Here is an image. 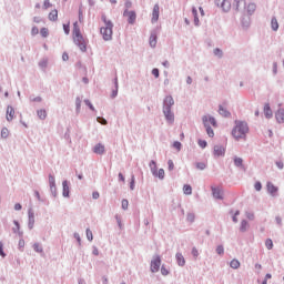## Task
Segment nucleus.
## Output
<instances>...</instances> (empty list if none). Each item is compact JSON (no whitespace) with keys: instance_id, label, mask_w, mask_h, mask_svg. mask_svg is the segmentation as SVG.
<instances>
[{"instance_id":"28","label":"nucleus","mask_w":284,"mask_h":284,"mask_svg":"<svg viewBox=\"0 0 284 284\" xmlns=\"http://www.w3.org/2000/svg\"><path fill=\"white\" fill-rule=\"evenodd\" d=\"M219 113H220L222 116H230V112L226 111L225 108H223V105H220Z\"/></svg>"},{"instance_id":"36","label":"nucleus","mask_w":284,"mask_h":284,"mask_svg":"<svg viewBox=\"0 0 284 284\" xmlns=\"http://www.w3.org/2000/svg\"><path fill=\"white\" fill-rule=\"evenodd\" d=\"M265 246L268 248V250H272V247H274V242H272V239H267L265 241Z\"/></svg>"},{"instance_id":"40","label":"nucleus","mask_w":284,"mask_h":284,"mask_svg":"<svg viewBox=\"0 0 284 284\" xmlns=\"http://www.w3.org/2000/svg\"><path fill=\"white\" fill-rule=\"evenodd\" d=\"M197 144L200 145V148H202L204 150V148H207V142L205 140H199Z\"/></svg>"},{"instance_id":"2","label":"nucleus","mask_w":284,"mask_h":284,"mask_svg":"<svg viewBox=\"0 0 284 284\" xmlns=\"http://www.w3.org/2000/svg\"><path fill=\"white\" fill-rule=\"evenodd\" d=\"M72 34H73V41H74L75 45H78L82 52H85L87 47H88V41L81 34V30L79 29L78 22H74V24H73Z\"/></svg>"},{"instance_id":"3","label":"nucleus","mask_w":284,"mask_h":284,"mask_svg":"<svg viewBox=\"0 0 284 284\" xmlns=\"http://www.w3.org/2000/svg\"><path fill=\"white\" fill-rule=\"evenodd\" d=\"M102 21L104 26L101 27L100 33L102 34L104 41H111L113 34L112 28H114V24L105 16H102Z\"/></svg>"},{"instance_id":"26","label":"nucleus","mask_w":284,"mask_h":284,"mask_svg":"<svg viewBox=\"0 0 284 284\" xmlns=\"http://www.w3.org/2000/svg\"><path fill=\"white\" fill-rule=\"evenodd\" d=\"M254 12H256V4L250 3V4L247 6V13H248V14H254Z\"/></svg>"},{"instance_id":"49","label":"nucleus","mask_w":284,"mask_h":284,"mask_svg":"<svg viewBox=\"0 0 284 284\" xmlns=\"http://www.w3.org/2000/svg\"><path fill=\"white\" fill-rule=\"evenodd\" d=\"M40 68H48V60H41L39 62Z\"/></svg>"},{"instance_id":"16","label":"nucleus","mask_w":284,"mask_h":284,"mask_svg":"<svg viewBox=\"0 0 284 284\" xmlns=\"http://www.w3.org/2000/svg\"><path fill=\"white\" fill-rule=\"evenodd\" d=\"M14 119V109L12 106L7 108V121H12Z\"/></svg>"},{"instance_id":"52","label":"nucleus","mask_w":284,"mask_h":284,"mask_svg":"<svg viewBox=\"0 0 284 284\" xmlns=\"http://www.w3.org/2000/svg\"><path fill=\"white\" fill-rule=\"evenodd\" d=\"M31 34H32V37H36V34H39V28L33 27V28L31 29Z\"/></svg>"},{"instance_id":"9","label":"nucleus","mask_w":284,"mask_h":284,"mask_svg":"<svg viewBox=\"0 0 284 284\" xmlns=\"http://www.w3.org/2000/svg\"><path fill=\"white\" fill-rule=\"evenodd\" d=\"M216 6H221L222 10H224V12L230 11V8H232V4H230V1L226 0H215Z\"/></svg>"},{"instance_id":"30","label":"nucleus","mask_w":284,"mask_h":284,"mask_svg":"<svg viewBox=\"0 0 284 284\" xmlns=\"http://www.w3.org/2000/svg\"><path fill=\"white\" fill-rule=\"evenodd\" d=\"M234 165H236V168H243V159L234 158Z\"/></svg>"},{"instance_id":"50","label":"nucleus","mask_w":284,"mask_h":284,"mask_svg":"<svg viewBox=\"0 0 284 284\" xmlns=\"http://www.w3.org/2000/svg\"><path fill=\"white\" fill-rule=\"evenodd\" d=\"M168 165H169V171L172 172V170H174V162L172 160H169Z\"/></svg>"},{"instance_id":"48","label":"nucleus","mask_w":284,"mask_h":284,"mask_svg":"<svg viewBox=\"0 0 284 284\" xmlns=\"http://www.w3.org/2000/svg\"><path fill=\"white\" fill-rule=\"evenodd\" d=\"M0 256H2V258H6V252H3V243L0 242Z\"/></svg>"},{"instance_id":"43","label":"nucleus","mask_w":284,"mask_h":284,"mask_svg":"<svg viewBox=\"0 0 284 284\" xmlns=\"http://www.w3.org/2000/svg\"><path fill=\"white\" fill-rule=\"evenodd\" d=\"M63 30L65 34H70V22H68L67 24H63Z\"/></svg>"},{"instance_id":"34","label":"nucleus","mask_w":284,"mask_h":284,"mask_svg":"<svg viewBox=\"0 0 284 284\" xmlns=\"http://www.w3.org/2000/svg\"><path fill=\"white\" fill-rule=\"evenodd\" d=\"M9 134H10V131H8V128H3V129L1 130V136H2V139H8Z\"/></svg>"},{"instance_id":"19","label":"nucleus","mask_w":284,"mask_h":284,"mask_svg":"<svg viewBox=\"0 0 284 284\" xmlns=\"http://www.w3.org/2000/svg\"><path fill=\"white\" fill-rule=\"evenodd\" d=\"M59 19V11L57 9H53L49 13V21H57Z\"/></svg>"},{"instance_id":"12","label":"nucleus","mask_w":284,"mask_h":284,"mask_svg":"<svg viewBox=\"0 0 284 284\" xmlns=\"http://www.w3.org/2000/svg\"><path fill=\"white\" fill-rule=\"evenodd\" d=\"M266 187H267V192L272 194V196H276V192H278V187H276L272 182H267Z\"/></svg>"},{"instance_id":"56","label":"nucleus","mask_w":284,"mask_h":284,"mask_svg":"<svg viewBox=\"0 0 284 284\" xmlns=\"http://www.w3.org/2000/svg\"><path fill=\"white\" fill-rule=\"evenodd\" d=\"M152 74L155 77V79H159V69H153Z\"/></svg>"},{"instance_id":"61","label":"nucleus","mask_w":284,"mask_h":284,"mask_svg":"<svg viewBox=\"0 0 284 284\" xmlns=\"http://www.w3.org/2000/svg\"><path fill=\"white\" fill-rule=\"evenodd\" d=\"M276 166H277L280 170H283V162H276Z\"/></svg>"},{"instance_id":"31","label":"nucleus","mask_w":284,"mask_h":284,"mask_svg":"<svg viewBox=\"0 0 284 284\" xmlns=\"http://www.w3.org/2000/svg\"><path fill=\"white\" fill-rule=\"evenodd\" d=\"M247 227H250V224H247V221H242L241 227H240L241 232H246Z\"/></svg>"},{"instance_id":"47","label":"nucleus","mask_w":284,"mask_h":284,"mask_svg":"<svg viewBox=\"0 0 284 284\" xmlns=\"http://www.w3.org/2000/svg\"><path fill=\"white\" fill-rule=\"evenodd\" d=\"M161 274H162L163 276H168V274H170V271H168V268H165V266H162V267H161Z\"/></svg>"},{"instance_id":"17","label":"nucleus","mask_w":284,"mask_h":284,"mask_svg":"<svg viewBox=\"0 0 284 284\" xmlns=\"http://www.w3.org/2000/svg\"><path fill=\"white\" fill-rule=\"evenodd\" d=\"M175 258H176L178 265H180V267H183V265H185V257L183 256V254L176 253Z\"/></svg>"},{"instance_id":"33","label":"nucleus","mask_w":284,"mask_h":284,"mask_svg":"<svg viewBox=\"0 0 284 284\" xmlns=\"http://www.w3.org/2000/svg\"><path fill=\"white\" fill-rule=\"evenodd\" d=\"M38 116L39 119H45V116H48V113L45 112V110L41 109L38 111Z\"/></svg>"},{"instance_id":"18","label":"nucleus","mask_w":284,"mask_h":284,"mask_svg":"<svg viewBox=\"0 0 284 284\" xmlns=\"http://www.w3.org/2000/svg\"><path fill=\"white\" fill-rule=\"evenodd\" d=\"M214 199H223V191L221 189L213 187L212 189Z\"/></svg>"},{"instance_id":"45","label":"nucleus","mask_w":284,"mask_h":284,"mask_svg":"<svg viewBox=\"0 0 284 284\" xmlns=\"http://www.w3.org/2000/svg\"><path fill=\"white\" fill-rule=\"evenodd\" d=\"M87 239L88 241H92L94 239L92 235V231H90V229L87 230Z\"/></svg>"},{"instance_id":"37","label":"nucleus","mask_w":284,"mask_h":284,"mask_svg":"<svg viewBox=\"0 0 284 284\" xmlns=\"http://www.w3.org/2000/svg\"><path fill=\"white\" fill-rule=\"evenodd\" d=\"M196 168L197 170H205V168H207V164H205V162H199L196 163Z\"/></svg>"},{"instance_id":"25","label":"nucleus","mask_w":284,"mask_h":284,"mask_svg":"<svg viewBox=\"0 0 284 284\" xmlns=\"http://www.w3.org/2000/svg\"><path fill=\"white\" fill-rule=\"evenodd\" d=\"M62 185H63V196H69V194H70V187H68V181H64V182L62 183Z\"/></svg>"},{"instance_id":"32","label":"nucleus","mask_w":284,"mask_h":284,"mask_svg":"<svg viewBox=\"0 0 284 284\" xmlns=\"http://www.w3.org/2000/svg\"><path fill=\"white\" fill-rule=\"evenodd\" d=\"M40 34H41V37H43L45 39L50 34V31L48 30V28H42L40 30Z\"/></svg>"},{"instance_id":"4","label":"nucleus","mask_w":284,"mask_h":284,"mask_svg":"<svg viewBox=\"0 0 284 284\" xmlns=\"http://www.w3.org/2000/svg\"><path fill=\"white\" fill-rule=\"evenodd\" d=\"M202 121H203L204 128H206L207 136H210L211 139H214V130H212L210 125H212L213 128H216V119H214L211 115H204L202 118Z\"/></svg>"},{"instance_id":"53","label":"nucleus","mask_w":284,"mask_h":284,"mask_svg":"<svg viewBox=\"0 0 284 284\" xmlns=\"http://www.w3.org/2000/svg\"><path fill=\"white\" fill-rule=\"evenodd\" d=\"M216 252H217V254L221 255V254H224L225 250L223 248L222 245H220V246L216 247Z\"/></svg>"},{"instance_id":"41","label":"nucleus","mask_w":284,"mask_h":284,"mask_svg":"<svg viewBox=\"0 0 284 284\" xmlns=\"http://www.w3.org/2000/svg\"><path fill=\"white\" fill-rule=\"evenodd\" d=\"M48 8H52V4H51L50 0H44V2H43V9H44V10H48Z\"/></svg>"},{"instance_id":"14","label":"nucleus","mask_w":284,"mask_h":284,"mask_svg":"<svg viewBox=\"0 0 284 284\" xmlns=\"http://www.w3.org/2000/svg\"><path fill=\"white\" fill-rule=\"evenodd\" d=\"M172 105H174V98H172V95H168L164 99V108H169V110H172Z\"/></svg>"},{"instance_id":"38","label":"nucleus","mask_w":284,"mask_h":284,"mask_svg":"<svg viewBox=\"0 0 284 284\" xmlns=\"http://www.w3.org/2000/svg\"><path fill=\"white\" fill-rule=\"evenodd\" d=\"M173 148H175V150H178V152H181V148H182L181 142L175 141V142L173 143Z\"/></svg>"},{"instance_id":"59","label":"nucleus","mask_w":284,"mask_h":284,"mask_svg":"<svg viewBox=\"0 0 284 284\" xmlns=\"http://www.w3.org/2000/svg\"><path fill=\"white\" fill-rule=\"evenodd\" d=\"M24 246H26V241L20 240V241H19V247H24Z\"/></svg>"},{"instance_id":"8","label":"nucleus","mask_w":284,"mask_h":284,"mask_svg":"<svg viewBox=\"0 0 284 284\" xmlns=\"http://www.w3.org/2000/svg\"><path fill=\"white\" fill-rule=\"evenodd\" d=\"M124 17H128V21L131 26L136 23V12L126 10L124 11Z\"/></svg>"},{"instance_id":"63","label":"nucleus","mask_w":284,"mask_h":284,"mask_svg":"<svg viewBox=\"0 0 284 284\" xmlns=\"http://www.w3.org/2000/svg\"><path fill=\"white\" fill-rule=\"evenodd\" d=\"M93 254H94V256H99V248L94 247L93 248Z\"/></svg>"},{"instance_id":"24","label":"nucleus","mask_w":284,"mask_h":284,"mask_svg":"<svg viewBox=\"0 0 284 284\" xmlns=\"http://www.w3.org/2000/svg\"><path fill=\"white\" fill-rule=\"evenodd\" d=\"M271 28H272V30H274V32H276V30H278V20H276V18H273L271 20Z\"/></svg>"},{"instance_id":"23","label":"nucleus","mask_w":284,"mask_h":284,"mask_svg":"<svg viewBox=\"0 0 284 284\" xmlns=\"http://www.w3.org/2000/svg\"><path fill=\"white\" fill-rule=\"evenodd\" d=\"M150 45L151 48H156V33L150 36Z\"/></svg>"},{"instance_id":"11","label":"nucleus","mask_w":284,"mask_h":284,"mask_svg":"<svg viewBox=\"0 0 284 284\" xmlns=\"http://www.w3.org/2000/svg\"><path fill=\"white\" fill-rule=\"evenodd\" d=\"M159 12H160V7L159 4H155L152 11V19H151L152 23H156V21H159Z\"/></svg>"},{"instance_id":"44","label":"nucleus","mask_w":284,"mask_h":284,"mask_svg":"<svg viewBox=\"0 0 284 284\" xmlns=\"http://www.w3.org/2000/svg\"><path fill=\"white\" fill-rule=\"evenodd\" d=\"M213 53L215 54V57H223V51L221 49H214Z\"/></svg>"},{"instance_id":"39","label":"nucleus","mask_w":284,"mask_h":284,"mask_svg":"<svg viewBox=\"0 0 284 284\" xmlns=\"http://www.w3.org/2000/svg\"><path fill=\"white\" fill-rule=\"evenodd\" d=\"M194 213H189L187 216H186V220L189 221V223H194Z\"/></svg>"},{"instance_id":"7","label":"nucleus","mask_w":284,"mask_h":284,"mask_svg":"<svg viewBox=\"0 0 284 284\" xmlns=\"http://www.w3.org/2000/svg\"><path fill=\"white\" fill-rule=\"evenodd\" d=\"M213 155L215 156V159H219V156H225V146L215 145L213 148Z\"/></svg>"},{"instance_id":"35","label":"nucleus","mask_w":284,"mask_h":284,"mask_svg":"<svg viewBox=\"0 0 284 284\" xmlns=\"http://www.w3.org/2000/svg\"><path fill=\"white\" fill-rule=\"evenodd\" d=\"M33 250H34V252H38L40 254H41V252H43V247H41V244H39V243L33 244Z\"/></svg>"},{"instance_id":"57","label":"nucleus","mask_w":284,"mask_h":284,"mask_svg":"<svg viewBox=\"0 0 284 284\" xmlns=\"http://www.w3.org/2000/svg\"><path fill=\"white\" fill-rule=\"evenodd\" d=\"M69 59H70V57L68 55V53L64 52V53L62 54V60H63V61H68Z\"/></svg>"},{"instance_id":"10","label":"nucleus","mask_w":284,"mask_h":284,"mask_svg":"<svg viewBox=\"0 0 284 284\" xmlns=\"http://www.w3.org/2000/svg\"><path fill=\"white\" fill-rule=\"evenodd\" d=\"M163 112L166 121H169L170 123H174V113H172V109L164 108Z\"/></svg>"},{"instance_id":"22","label":"nucleus","mask_w":284,"mask_h":284,"mask_svg":"<svg viewBox=\"0 0 284 284\" xmlns=\"http://www.w3.org/2000/svg\"><path fill=\"white\" fill-rule=\"evenodd\" d=\"M230 267H232V270H239V267H241V262H239V260L234 258L231 261Z\"/></svg>"},{"instance_id":"60","label":"nucleus","mask_w":284,"mask_h":284,"mask_svg":"<svg viewBox=\"0 0 284 284\" xmlns=\"http://www.w3.org/2000/svg\"><path fill=\"white\" fill-rule=\"evenodd\" d=\"M77 109L81 110V100L80 99H77Z\"/></svg>"},{"instance_id":"55","label":"nucleus","mask_w":284,"mask_h":284,"mask_svg":"<svg viewBox=\"0 0 284 284\" xmlns=\"http://www.w3.org/2000/svg\"><path fill=\"white\" fill-rule=\"evenodd\" d=\"M192 255L194 256V258L199 257V250H196L195 247L192 250Z\"/></svg>"},{"instance_id":"51","label":"nucleus","mask_w":284,"mask_h":284,"mask_svg":"<svg viewBox=\"0 0 284 284\" xmlns=\"http://www.w3.org/2000/svg\"><path fill=\"white\" fill-rule=\"evenodd\" d=\"M49 185L51 187H54V176H52V175H49Z\"/></svg>"},{"instance_id":"1","label":"nucleus","mask_w":284,"mask_h":284,"mask_svg":"<svg viewBox=\"0 0 284 284\" xmlns=\"http://www.w3.org/2000/svg\"><path fill=\"white\" fill-rule=\"evenodd\" d=\"M247 132H250V126H247V123L236 121L235 126L232 130V136L235 139V141H245L247 138Z\"/></svg>"},{"instance_id":"5","label":"nucleus","mask_w":284,"mask_h":284,"mask_svg":"<svg viewBox=\"0 0 284 284\" xmlns=\"http://www.w3.org/2000/svg\"><path fill=\"white\" fill-rule=\"evenodd\" d=\"M150 169H151V172H152L153 176H156L161 181H163V179H165V170H163V169L159 170L156 168V162L154 160H152L150 162Z\"/></svg>"},{"instance_id":"15","label":"nucleus","mask_w":284,"mask_h":284,"mask_svg":"<svg viewBox=\"0 0 284 284\" xmlns=\"http://www.w3.org/2000/svg\"><path fill=\"white\" fill-rule=\"evenodd\" d=\"M276 121L278 123H284V110L280 109L275 114Z\"/></svg>"},{"instance_id":"29","label":"nucleus","mask_w":284,"mask_h":284,"mask_svg":"<svg viewBox=\"0 0 284 284\" xmlns=\"http://www.w3.org/2000/svg\"><path fill=\"white\" fill-rule=\"evenodd\" d=\"M183 192H184V194H186V195L192 194V186L189 185V184H185V185L183 186Z\"/></svg>"},{"instance_id":"20","label":"nucleus","mask_w":284,"mask_h":284,"mask_svg":"<svg viewBox=\"0 0 284 284\" xmlns=\"http://www.w3.org/2000/svg\"><path fill=\"white\" fill-rule=\"evenodd\" d=\"M264 114H265L266 119H272L273 113H272V109L270 108L268 104L264 105Z\"/></svg>"},{"instance_id":"21","label":"nucleus","mask_w":284,"mask_h":284,"mask_svg":"<svg viewBox=\"0 0 284 284\" xmlns=\"http://www.w3.org/2000/svg\"><path fill=\"white\" fill-rule=\"evenodd\" d=\"M13 224H14V226H16V227H13L14 234H19V236H23V233L20 231V230H21V226L19 225V222L13 221Z\"/></svg>"},{"instance_id":"27","label":"nucleus","mask_w":284,"mask_h":284,"mask_svg":"<svg viewBox=\"0 0 284 284\" xmlns=\"http://www.w3.org/2000/svg\"><path fill=\"white\" fill-rule=\"evenodd\" d=\"M192 14L194 17V23L195 26H199L200 21H199V12L196 11V8L192 9Z\"/></svg>"},{"instance_id":"54","label":"nucleus","mask_w":284,"mask_h":284,"mask_svg":"<svg viewBox=\"0 0 284 284\" xmlns=\"http://www.w3.org/2000/svg\"><path fill=\"white\" fill-rule=\"evenodd\" d=\"M129 202L128 200H122V210H128Z\"/></svg>"},{"instance_id":"62","label":"nucleus","mask_w":284,"mask_h":284,"mask_svg":"<svg viewBox=\"0 0 284 284\" xmlns=\"http://www.w3.org/2000/svg\"><path fill=\"white\" fill-rule=\"evenodd\" d=\"M131 190H134V176H132V180H131V185H130Z\"/></svg>"},{"instance_id":"64","label":"nucleus","mask_w":284,"mask_h":284,"mask_svg":"<svg viewBox=\"0 0 284 284\" xmlns=\"http://www.w3.org/2000/svg\"><path fill=\"white\" fill-rule=\"evenodd\" d=\"M14 210H17V211L21 210V204H20V203H17V204L14 205Z\"/></svg>"},{"instance_id":"6","label":"nucleus","mask_w":284,"mask_h":284,"mask_svg":"<svg viewBox=\"0 0 284 284\" xmlns=\"http://www.w3.org/2000/svg\"><path fill=\"white\" fill-rule=\"evenodd\" d=\"M159 270H161V256L155 255L151 261V272L155 274Z\"/></svg>"},{"instance_id":"42","label":"nucleus","mask_w":284,"mask_h":284,"mask_svg":"<svg viewBox=\"0 0 284 284\" xmlns=\"http://www.w3.org/2000/svg\"><path fill=\"white\" fill-rule=\"evenodd\" d=\"M254 189L256 190V192H261V190H263V185L261 184V182H256L254 184Z\"/></svg>"},{"instance_id":"46","label":"nucleus","mask_w":284,"mask_h":284,"mask_svg":"<svg viewBox=\"0 0 284 284\" xmlns=\"http://www.w3.org/2000/svg\"><path fill=\"white\" fill-rule=\"evenodd\" d=\"M85 105H88V108H90V110H92L94 112V105H92V102H90V100H84Z\"/></svg>"},{"instance_id":"13","label":"nucleus","mask_w":284,"mask_h":284,"mask_svg":"<svg viewBox=\"0 0 284 284\" xmlns=\"http://www.w3.org/2000/svg\"><path fill=\"white\" fill-rule=\"evenodd\" d=\"M93 152L94 154H104L105 153V145L98 143L94 148H93Z\"/></svg>"},{"instance_id":"58","label":"nucleus","mask_w":284,"mask_h":284,"mask_svg":"<svg viewBox=\"0 0 284 284\" xmlns=\"http://www.w3.org/2000/svg\"><path fill=\"white\" fill-rule=\"evenodd\" d=\"M99 196H100L99 192L95 191V192L92 193V197L94 200L99 199Z\"/></svg>"}]
</instances>
